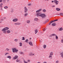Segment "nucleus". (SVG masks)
Masks as SVG:
<instances>
[{
	"label": "nucleus",
	"instance_id": "nucleus-1",
	"mask_svg": "<svg viewBox=\"0 0 63 63\" xmlns=\"http://www.w3.org/2000/svg\"><path fill=\"white\" fill-rule=\"evenodd\" d=\"M42 9H40L36 11V16H40L42 18H45L46 17V15L44 14H41V13L40 12L41 11H42Z\"/></svg>",
	"mask_w": 63,
	"mask_h": 63
},
{
	"label": "nucleus",
	"instance_id": "nucleus-2",
	"mask_svg": "<svg viewBox=\"0 0 63 63\" xmlns=\"http://www.w3.org/2000/svg\"><path fill=\"white\" fill-rule=\"evenodd\" d=\"M9 28L8 27H5L2 29V31L4 34H6L7 33L8 34H9L11 32V31L8 30L9 29Z\"/></svg>",
	"mask_w": 63,
	"mask_h": 63
},
{
	"label": "nucleus",
	"instance_id": "nucleus-3",
	"mask_svg": "<svg viewBox=\"0 0 63 63\" xmlns=\"http://www.w3.org/2000/svg\"><path fill=\"white\" fill-rule=\"evenodd\" d=\"M12 51L13 52H15L16 53H17L18 51V50L16 49V48H12Z\"/></svg>",
	"mask_w": 63,
	"mask_h": 63
},
{
	"label": "nucleus",
	"instance_id": "nucleus-4",
	"mask_svg": "<svg viewBox=\"0 0 63 63\" xmlns=\"http://www.w3.org/2000/svg\"><path fill=\"white\" fill-rule=\"evenodd\" d=\"M54 3H55V4L56 5H57L58 4V3L59 2V1H58L57 0H54Z\"/></svg>",
	"mask_w": 63,
	"mask_h": 63
},
{
	"label": "nucleus",
	"instance_id": "nucleus-5",
	"mask_svg": "<svg viewBox=\"0 0 63 63\" xmlns=\"http://www.w3.org/2000/svg\"><path fill=\"white\" fill-rule=\"evenodd\" d=\"M24 9L25 11L24 12H25V13H27L28 11V9L27 8V7H24Z\"/></svg>",
	"mask_w": 63,
	"mask_h": 63
},
{
	"label": "nucleus",
	"instance_id": "nucleus-6",
	"mask_svg": "<svg viewBox=\"0 0 63 63\" xmlns=\"http://www.w3.org/2000/svg\"><path fill=\"white\" fill-rule=\"evenodd\" d=\"M53 52H51L50 53L49 56V58H50V57H52V56L53 55Z\"/></svg>",
	"mask_w": 63,
	"mask_h": 63
},
{
	"label": "nucleus",
	"instance_id": "nucleus-7",
	"mask_svg": "<svg viewBox=\"0 0 63 63\" xmlns=\"http://www.w3.org/2000/svg\"><path fill=\"white\" fill-rule=\"evenodd\" d=\"M13 21V22H17L18 21V19L17 18H16L13 19L12 20Z\"/></svg>",
	"mask_w": 63,
	"mask_h": 63
},
{
	"label": "nucleus",
	"instance_id": "nucleus-8",
	"mask_svg": "<svg viewBox=\"0 0 63 63\" xmlns=\"http://www.w3.org/2000/svg\"><path fill=\"white\" fill-rule=\"evenodd\" d=\"M14 24L16 25H19L21 24V23L19 22H16Z\"/></svg>",
	"mask_w": 63,
	"mask_h": 63
},
{
	"label": "nucleus",
	"instance_id": "nucleus-9",
	"mask_svg": "<svg viewBox=\"0 0 63 63\" xmlns=\"http://www.w3.org/2000/svg\"><path fill=\"white\" fill-rule=\"evenodd\" d=\"M29 44L31 46H33V43L32 42H29Z\"/></svg>",
	"mask_w": 63,
	"mask_h": 63
},
{
	"label": "nucleus",
	"instance_id": "nucleus-10",
	"mask_svg": "<svg viewBox=\"0 0 63 63\" xmlns=\"http://www.w3.org/2000/svg\"><path fill=\"white\" fill-rule=\"evenodd\" d=\"M35 32V34H36L38 32V30L37 29H36L35 30H34Z\"/></svg>",
	"mask_w": 63,
	"mask_h": 63
},
{
	"label": "nucleus",
	"instance_id": "nucleus-11",
	"mask_svg": "<svg viewBox=\"0 0 63 63\" xmlns=\"http://www.w3.org/2000/svg\"><path fill=\"white\" fill-rule=\"evenodd\" d=\"M60 55H61V57L63 58V52H62L60 53Z\"/></svg>",
	"mask_w": 63,
	"mask_h": 63
},
{
	"label": "nucleus",
	"instance_id": "nucleus-12",
	"mask_svg": "<svg viewBox=\"0 0 63 63\" xmlns=\"http://www.w3.org/2000/svg\"><path fill=\"white\" fill-rule=\"evenodd\" d=\"M34 54H33L32 52H30L29 54V55L30 56H32V55H34Z\"/></svg>",
	"mask_w": 63,
	"mask_h": 63
},
{
	"label": "nucleus",
	"instance_id": "nucleus-13",
	"mask_svg": "<svg viewBox=\"0 0 63 63\" xmlns=\"http://www.w3.org/2000/svg\"><path fill=\"white\" fill-rule=\"evenodd\" d=\"M26 22L27 23H28V24H29V23H30V20H28L26 21Z\"/></svg>",
	"mask_w": 63,
	"mask_h": 63
},
{
	"label": "nucleus",
	"instance_id": "nucleus-14",
	"mask_svg": "<svg viewBox=\"0 0 63 63\" xmlns=\"http://www.w3.org/2000/svg\"><path fill=\"white\" fill-rule=\"evenodd\" d=\"M56 11H60V9L58 8H57L56 9Z\"/></svg>",
	"mask_w": 63,
	"mask_h": 63
},
{
	"label": "nucleus",
	"instance_id": "nucleus-15",
	"mask_svg": "<svg viewBox=\"0 0 63 63\" xmlns=\"http://www.w3.org/2000/svg\"><path fill=\"white\" fill-rule=\"evenodd\" d=\"M7 58H9V60H10V59L12 58V57H11V56H7Z\"/></svg>",
	"mask_w": 63,
	"mask_h": 63
},
{
	"label": "nucleus",
	"instance_id": "nucleus-16",
	"mask_svg": "<svg viewBox=\"0 0 63 63\" xmlns=\"http://www.w3.org/2000/svg\"><path fill=\"white\" fill-rule=\"evenodd\" d=\"M17 58H18V56H16L14 57V59H16Z\"/></svg>",
	"mask_w": 63,
	"mask_h": 63
},
{
	"label": "nucleus",
	"instance_id": "nucleus-17",
	"mask_svg": "<svg viewBox=\"0 0 63 63\" xmlns=\"http://www.w3.org/2000/svg\"><path fill=\"white\" fill-rule=\"evenodd\" d=\"M34 20L35 21H37L38 20V19L37 18H34Z\"/></svg>",
	"mask_w": 63,
	"mask_h": 63
},
{
	"label": "nucleus",
	"instance_id": "nucleus-18",
	"mask_svg": "<svg viewBox=\"0 0 63 63\" xmlns=\"http://www.w3.org/2000/svg\"><path fill=\"white\" fill-rule=\"evenodd\" d=\"M43 47L44 48H47V45H43Z\"/></svg>",
	"mask_w": 63,
	"mask_h": 63
},
{
	"label": "nucleus",
	"instance_id": "nucleus-19",
	"mask_svg": "<svg viewBox=\"0 0 63 63\" xmlns=\"http://www.w3.org/2000/svg\"><path fill=\"white\" fill-rule=\"evenodd\" d=\"M63 30V29L62 28V27H61V28H60L59 29V31H62V30Z\"/></svg>",
	"mask_w": 63,
	"mask_h": 63
},
{
	"label": "nucleus",
	"instance_id": "nucleus-20",
	"mask_svg": "<svg viewBox=\"0 0 63 63\" xmlns=\"http://www.w3.org/2000/svg\"><path fill=\"white\" fill-rule=\"evenodd\" d=\"M56 25V23H53L52 24V26H55Z\"/></svg>",
	"mask_w": 63,
	"mask_h": 63
},
{
	"label": "nucleus",
	"instance_id": "nucleus-21",
	"mask_svg": "<svg viewBox=\"0 0 63 63\" xmlns=\"http://www.w3.org/2000/svg\"><path fill=\"white\" fill-rule=\"evenodd\" d=\"M20 61V60H19L18 59H17L16 60V62H19Z\"/></svg>",
	"mask_w": 63,
	"mask_h": 63
},
{
	"label": "nucleus",
	"instance_id": "nucleus-22",
	"mask_svg": "<svg viewBox=\"0 0 63 63\" xmlns=\"http://www.w3.org/2000/svg\"><path fill=\"white\" fill-rule=\"evenodd\" d=\"M3 5L2 3H1L0 4V6L1 8H2L3 6H2V5Z\"/></svg>",
	"mask_w": 63,
	"mask_h": 63
},
{
	"label": "nucleus",
	"instance_id": "nucleus-23",
	"mask_svg": "<svg viewBox=\"0 0 63 63\" xmlns=\"http://www.w3.org/2000/svg\"><path fill=\"white\" fill-rule=\"evenodd\" d=\"M28 16V13H26L24 15V16Z\"/></svg>",
	"mask_w": 63,
	"mask_h": 63
},
{
	"label": "nucleus",
	"instance_id": "nucleus-24",
	"mask_svg": "<svg viewBox=\"0 0 63 63\" xmlns=\"http://www.w3.org/2000/svg\"><path fill=\"white\" fill-rule=\"evenodd\" d=\"M19 44H20V47H22V43L20 42L19 43Z\"/></svg>",
	"mask_w": 63,
	"mask_h": 63
},
{
	"label": "nucleus",
	"instance_id": "nucleus-25",
	"mask_svg": "<svg viewBox=\"0 0 63 63\" xmlns=\"http://www.w3.org/2000/svg\"><path fill=\"white\" fill-rule=\"evenodd\" d=\"M18 41V39H14V41L16 42H17Z\"/></svg>",
	"mask_w": 63,
	"mask_h": 63
},
{
	"label": "nucleus",
	"instance_id": "nucleus-26",
	"mask_svg": "<svg viewBox=\"0 0 63 63\" xmlns=\"http://www.w3.org/2000/svg\"><path fill=\"white\" fill-rule=\"evenodd\" d=\"M42 11L44 13H45V12H46V9H43L42 10Z\"/></svg>",
	"mask_w": 63,
	"mask_h": 63
},
{
	"label": "nucleus",
	"instance_id": "nucleus-27",
	"mask_svg": "<svg viewBox=\"0 0 63 63\" xmlns=\"http://www.w3.org/2000/svg\"><path fill=\"white\" fill-rule=\"evenodd\" d=\"M4 9H8V7L7 6H6L4 7Z\"/></svg>",
	"mask_w": 63,
	"mask_h": 63
},
{
	"label": "nucleus",
	"instance_id": "nucleus-28",
	"mask_svg": "<svg viewBox=\"0 0 63 63\" xmlns=\"http://www.w3.org/2000/svg\"><path fill=\"white\" fill-rule=\"evenodd\" d=\"M6 1H7V0H3V3H5Z\"/></svg>",
	"mask_w": 63,
	"mask_h": 63
},
{
	"label": "nucleus",
	"instance_id": "nucleus-29",
	"mask_svg": "<svg viewBox=\"0 0 63 63\" xmlns=\"http://www.w3.org/2000/svg\"><path fill=\"white\" fill-rule=\"evenodd\" d=\"M52 35L53 36H56V34L54 33V34H52Z\"/></svg>",
	"mask_w": 63,
	"mask_h": 63
},
{
	"label": "nucleus",
	"instance_id": "nucleus-30",
	"mask_svg": "<svg viewBox=\"0 0 63 63\" xmlns=\"http://www.w3.org/2000/svg\"><path fill=\"white\" fill-rule=\"evenodd\" d=\"M6 51H9L10 50V49L8 48H6Z\"/></svg>",
	"mask_w": 63,
	"mask_h": 63
},
{
	"label": "nucleus",
	"instance_id": "nucleus-31",
	"mask_svg": "<svg viewBox=\"0 0 63 63\" xmlns=\"http://www.w3.org/2000/svg\"><path fill=\"white\" fill-rule=\"evenodd\" d=\"M28 41H29V40H28V39H27L25 41V42H26L27 43V44H28V42H28Z\"/></svg>",
	"mask_w": 63,
	"mask_h": 63
},
{
	"label": "nucleus",
	"instance_id": "nucleus-32",
	"mask_svg": "<svg viewBox=\"0 0 63 63\" xmlns=\"http://www.w3.org/2000/svg\"><path fill=\"white\" fill-rule=\"evenodd\" d=\"M56 36V39H58V36H57V35H56V36Z\"/></svg>",
	"mask_w": 63,
	"mask_h": 63
},
{
	"label": "nucleus",
	"instance_id": "nucleus-33",
	"mask_svg": "<svg viewBox=\"0 0 63 63\" xmlns=\"http://www.w3.org/2000/svg\"><path fill=\"white\" fill-rule=\"evenodd\" d=\"M49 20V19H48L46 21L45 23H46V22H48V20Z\"/></svg>",
	"mask_w": 63,
	"mask_h": 63
},
{
	"label": "nucleus",
	"instance_id": "nucleus-34",
	"mask_svg": "<svg viewBox=\"0 0 63 63\" xmlns=\"http://www.w3.org/2000/svg\"><path fill=\"white\" fill-rule=\"evenodd\" d=\"M55 63H59V61L58 60H57L56 61Z\"/></svg>",
	"mask_w": 63,
	"mask_h": 63
},
{
	"label": "nucleus",
	"instance_id": "nucleus-35",
	"mask_svg": "<svg viewBox=\"0 0 63 63\" xmlns=\"http://www.w3.org/2000/svg\"><path fill=\"white\" fill-rule=\"evenodd\" d=\"M55 20H52L51 22V23H52V22H55Z\"/></svg>",
	"mask_w": 63,
	"mask_h": 63
},
{
	"label": "nucleus",
	"instance_id": "nucleus-36",
	"mask_svg": "<svg viewBox=\"0 0 63 63\" xmlns=\"http://www.w3.org/2000/svg\"><path fill=\"white\" fill-rule=\"evenodd\" d=\"M60 15H61V16H63V13H60Z\"/></svg>",
	"mask_w": 63,
	"mask_h": 63
},
{
	"label": "nucleus",
	"instance_id": "nucleus-37",
	"mask_svg": "<svg viewBox=\"0 0 63 63\" xmlns=\"http://www.w3.org/2000/svg\"><path fill=\"white\" fill-rule=\"evenodd\" d=\"M22 38L23 39H22V40H25V38H24V37H22Z\"/></svg>",
	"mask_w": 63,
	"mask_h": 63
},
{
	"label": "nucleus",
	"instance_id": "nucleus-38",
	"mask_svg": "<svg viewBox=\"0 0 63 63\" xmlns=\"http://www.w3.org/2000/svg\"><path fill=\"white\" fill-rule=\"evenodd\" d=\"M20 54H24L22 52H20Z\"/></svg>",
	"mask_w": 63,
	"mask_h": 63
},
{
	"label": "nucleus",
	"instance_id": "nucleus-39",
	"mask_svg": "<svg viewBox=\"0 0 63 63\" xmlns=\"http://www.w3.org/2000/svg\"><path fill=\"white\" fill-rule=\"evenodd\" d=\"M7 54H9V53H7L5 54V55H6Z\"/></svg>",
	"mask_w": 63,
	"mask_h": 63
},
{
	"label": "nucleus",
	"instance_id": "nucleus-40",
	"mask_svg": "<svg viewBox=\"0 0 63 63\" xmlns=\"http://www.w3.org/2000/svg\"><path fill=\"white\" fill-rule=\"evenodd\" d=\"M0 10L1 11H3V9H2V7H1V8L0 9Z\"/></svg>",
	"mask_w": 63,
	"mask_h": 63
},
{
	"label": "nucleus",
	"instance_id": "nucleus-41",
	"mask_svg": "<svg viewBox=\"0 0 63 63\" xmlns=\"http://www.w3.org/2000/svg\"><path fill=\"white\" fill-rule=\"evenodd\" d=\"M61 41V42L62 43H63V39H62Z\"/></svg>",
	"mask_w": 63,
	"mask_h": 63
},
{
	"label": "nucleus",
	"instance_id": "nucleus-42",
	"mask_svg": "<svg viewBox=\"0 0 63 63\" xmlns=\"http://www.w3.org/2000/svg\"><path fill=\"white\" fill-rule=\"evenodd\" d=\"M30 60H28L27 61L28 62H30Z\"/></svg>",
	"mask_w": 63,
	"mask_h": 63
},
{
	"label": "nucleus",
	"instance_id": "nucleus-43",
	"mask_svg": "<svg viewBox=\"0 0 63 63\" xmlns=\"http://www.w3.org/2000/svg\"><path fill=\"white\" fill-rule=\"evenodd\" d=\"M3 0H0V2L1 3H2V1H3Z\"/></svg>",
	"mask_w": 63,
	"mask_h": 63
},
{
	"label": "nucleus",
	"instance_id": "nucleus-44",
	"mask_svg": "<svg viewBox=\"0 0 63 63\" xmlns=\"http://www.w3.org/2000/svg\"><path fill=\"white\" fill-rule=\"evenodd\" d=\"M28 6H31V4H28Z\"/></svg>",
	"mask_w": 63,
	"mask_h": 63
},
{
	"label": "nucleus",
	"instance_id": "nucleus-45",
	"mask_svg": "<svg viewBox=\"0 0 63 63\" xmlns=\"http://www.w3.org/2000/svg\"><path fill=\"white\" fill-rule=\"evenodd\" d=\"M9 1H10V0H7V2H9Z\"/></svg>",
	"mask_w": 63,
	"mask_h": 63
},
{
	"label": "nucleus",
	"instance_id": "nucleus-46",
	"mask_svg": "<svg viewBox=\"0 0 63 63\" xmlns=\"http://www.w3.org/2000/svg\"><path fill=\"white\" fill-rule=\"evenodd\" d=\"M52 7H55V5H53L52 6Z\"/></svg>",
	"mask_w": 63,
	"mask_h": 63
},
{
	"label": "nucleus",
	"instance_id": "nucleus-47",
	"mask_svg": "<svg viewBox=\"0 0 63 63\" xmlns=\"http://www.w3.org/2000/svg\"><path fill=\"white\" fill-rule=\"evenodd\" d=\"M55 20V21H58V20L56 19V20Z\"/></svg>",
	"mask_w": 63,
	"mask_h": 63
},
{
	"label": "nucleus",
	"instance_id": "nucleus-48",
	"mask_svg": "<svg viewBox=\"0 0 63 63\" xmlns=\"http://www.w3.org/2000/svg\"><path fill=\"white\" fill-rule=\"evenodd\" d=\"M51 23H51V22H50V23H49V25H50V24Z\"/></svg>",
	"mask_w": 63,
	"mask_h": 63
},
{
	"label": "nucleus",
	"instance_id": "nucleus-49",
	"mask_svg": "<svg viewBox=\"0 0 63 63\" xmlns=\"http://www.w3.org/2000/svg\"><path fill=\"white\" fill-rule=\"evenodd\" d=\"M43 63H47L46 62H44Z\"/></svg>",
	"mask_w": 63,
	"mask_h": 63
},
{
	"label": "nucleus",
	"instance_id": "nucleus-50",
	"mask_svg": "<svg viewBox=\"0 0 63 63\" xmlns=\"http://www.w3.org/2000/svg\"><path fill=\"white\" fill-rule=\"evenodd\" d=\"M45 30H46V29H43V31H45Z\"/></svg>",
	"mask_w": 63,
	"mask_h": 63
},
{
	"label": "nucleus",
	"instance_id": "nucleus-51",
	"mask_svg": "<svg viewBox=\"0 0 63 63\" xmlns=\"http://www.w3.org/2000/svg\"><path fill=\"white\" fill-rule=\"evenodd\" d=\"M40 43H42V41L40 40Z\"/></svg>",
	"mask_w": 63,
	"mask_h": 63
},
{
	"label": "nucleus",
	"instance_id": "nucleus-52",
	"mask_svg": "<svg viewBox=\"0 0 63 63\" xmlns=\"http://www.w3.org/2000/svg\"><path fill=\"white\" fill-rule=\"evenodd\" d=\"M50 37H51V36H53L52 35V34L50 35Z\"/></svg>",
	"mask_w": 63,
	"mask_h": 63
},
{
	"label": "nucleus",
	"instance_id": "nucleus-53",
	"mask_svg": "<svg viewBox=\"0 0 63 63\" xmlns=\"http://www.w3.org/2000/svg\"><path fill=\"white\" fill-rule=\"evenodd\" d=\"M52 3H53L54 2V1H52Z\"/></svg>",
	"mask_w": 63,
	"mask_h": 63
},
{
	"label": "nucleus",
	"instance_id": "nucleus-54",
	"mask_svg": "<svg viewBox=\"0 0 63 63\" xmlns=\"http://www.w3.org/2000/svg\"><path fill=\"white\" fill-rule=\"evenodd\" d=\"M46 1H49V0H46Z\"/></svg>",
	"mask_w": 63,
	"mask_h": 63
},
{
	"label": "nucleus",
	"instance_id": "nucleus-55",
	"mask_svg": "<svg viewBox=\"0 0 63 63\" xmlns=\"http://www.w3.org/2000/svg\"><path fill=\"white\" fill-rule=\"evenodd\" d=\"M37 63H41L40 62H38Z\"/></svg>",
	"mask_w": 63,
	"mask_h": 63
},
{
	"label": "nucleus",
	"instance_id": "nucleus-56",
	"mask_svg": "<svg viewBox=\"0 0 63 63\" xmlns=\"http://www.w3.org/2000/svg\"><path fill=\"white\" fill-rule=\"evenodd\" d=\"M2 22L0 21V23H1Z\"/></svg>",
	"mask_w": 63,
	"mask_h": 63
},
{
	"label": "nucleus",
	"instance_id": "nucleus-57",
	"mask_svg": "<svg viewBox=\"0 0 63 63\" xmlns=\"http://www.w3.org/2000/svg\"><path fill=\"white\" fill-rule=\"evenodd\" d=\"M13 12V11H11V12Z\"/></svg>",
	"mask_w": 63,
	"mask_h": 63
},
{
	"label": "nucleus",
	"instance_id": "nucleus-58",
	"mask_svg": "<svg viewBox=\"0 0 63 63\" xmlns=\"http://www.w3.org/2000/svg\"><path fill=\"white\" fill-rule=\"evenodd\" d=\"M30 39H31V38H30Z\"/></svg>",
	"mask_w": 63,
	"mask_h": 63
},
{
	"label": "nucleus",
	"instance_id": "nucleus-59",
	"mask_svg": "<svg viewBox=\"0 0 63 63\" xmlns=\"http://www.w3.org/2000/svg\"><path fill=\"white\" fill-rule=\"evenodd\" d=\"M45 0V1H46L47 0Z\"/></svg>",
	"mask_w": 63,
	"mask_h": 63
}]
</instances>
